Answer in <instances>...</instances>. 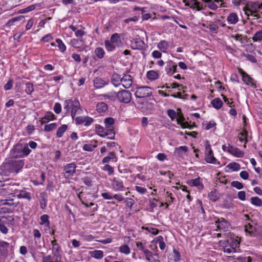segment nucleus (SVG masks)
I'll use <instances>...</instances> for the list:
<instances>
[{
  "label": "nucleus",
  "mask_w": 262,
  "mask_h": 262,
  "mask_svg": "<svg viewBox=\"0 0 262 262\" xmlns=\"http://www.w3.org/2000/svg\"><path fill=\"white\" fill-rule=\"evenodd\" d=\"M259 9V3L252 2H249L243 9L247 16H252L257 18H259L258 14H256Z\"/></svg>",
  "instance_id": "7ed1b4c3"
},
{
  "label": "nucleus",
  "mask_w": 262,
  "mask_h": 262,
  "mask_svg": "<svg viewBox=\"0 0 262 262\" xmlns=\"http://www.w3.org/2000/svg\"><path fill=\"white\" fill-rule=\"evenodd\" d=\"M96 131L97 134L100 137V135H104L106 130L105 129L100 125H97L95 127Z\"/></svg>",
  "instance_id": "69168bd1"
},
{
  "label": "nucleus",
  "mask_w": 262,
  "mask_h": 262,
  "mask_svg": "<svg viewBox=\"0 0 262 262\" xmlns=\"http://www.w3.org/2000/svg\"><path fill=\"white\" fill-rule=\"evenodd\" d=\"M118 160L117 157L115 152L111 151L108 154V155L104 157L102 160V162L103 163H107L110 161L116 162Z\"/></svg>",
  "instance_id": "cd10ccee"
},
{
  "label": "nucleus",
  "mask_w": 262,
  "mask_h": 262,
  "mask_svg": "<svg viewBox=\"0 0 262 262\" xmlns=\"http://www.w3.org/2000/svg\"><path fill=\"white\" fill-rule=\"evenodd\" d=\"M224 252L228 254L236 252V249L239 245V241L237 237L235 238L230 237L226 241L223 242Z\"/></svg>",
  "instance_id": "f03ea898"
},
{
  "label": "nucleus",
  "mask_w": 262,
  "mask_h": 262,
  "mask_svg": "<svg viewBox=\"0 0 262 262\" xmlns=\"http://www.w3.org/2000/svg\"><path fill=\"white\" fill-rule=\"evenodd\" d=\"M9 243L0 240V255L2 256L6 257L8 254V248L9 247Z\"/></svg>",
  "instance_id": "a211bd4d"
},
{
  "label": "nucleus",
  "mask_w": 262,
  "mask_h": 262,
  "mask_svg": "<svg viewBox=\"0 0 262 262\" xmlns=\"http://www.w3.org/2000/svg\"><path fill=\"white\" fill-rule=\"evenodd\" d=\"M239 20L238 16L236 13H230L227 16V21L230 25H235Z\"/></svg>",
  "instance_id": "bb28decb"
},
{
  "label": "nucleus",
  "mask_w": 262,
  "mask_h": 262,
  "mask_svg": "<svg viewBox=\"0 0 262 262\" xmlns=\"http://www.w3.org/2000/svg\"><path fill=\"white\" fill-rule=\"evenodd\" d=\"M14 220L13 217L12 216H2L0 218V231L4 234H6L8 232V229L7 227L4 225L2 221L4 222L5 221H9L10 222Z\"/></svg>",
  "instance_id": "6ab92c4d"
},
{
  "label": "nucleus",
  "mask_w": 262,
  "mask_h": 262,
  "mask_svg": "<svg viewBox=\"0 0 262 262\" xmlns=\"http://www.w3.org/2000/svg\"><path fill=\"white\" fill-rule=\"evenodd\" d=\"M107 110V105L104 102L98 103L96 105V111L99 113H103Z\"/></svg>",
  "instance_id": "ea45409f"
},
{
  "label": "nucleus",
  "mask_w": 262,
  "mask_h": 262,
  "mask_svg": "<svg viewBox=\"0 0 262 262\" xmlns=\"http://www.w3.org/2000/svg\"><path fill=\"white\" fill-rule=\"evenodd\" d=\"M167 113L168 116L172 120H174L177 117V112L173 110H168Z\"/></svg>",
  "instance_id": "e2e57ef3"
},
{
  "label": "nucleus",
  "mask_w": 262,
  "mask_h": 262,
  "mask_svg": "<svg viewBox=\"0 0 262 262\" xmlns=\"http://www.w3.org/2000/svg\"><path fill=\"white\" fill-rule=\"evenodd\" d=\"M188 148L186 146H181L175 148L174 154L177 157L183 158L188 151Z\"/></svg>",
  "instance_id": "b1692460"
},
{
  "label": "nucleus",
  "mask_w": 262,
  "mask_h": 262,
  "mask_svg": "<svg viewBox=\"0 0 262 262\" xmlns=\"http://www.w3.org/2000/svg\"><path fill=\"white\" fill-rule=\"evenodd\" d=\"M251 203L253 205L257 207H260L262 205V201L257 196L252 197L251 199Z\"/></svg>",
  "instance_id": "3c124183"
},
{
  "label": "nucleus",
  "mask_w": 262,
  "mask_h": 262,
  "mask_svg": "<svg viewBox=\"0 0 262 262\" xmlns=\"http://www.w3.org/2000/svg\"><path fill=\"white\" fill-rule=\"evenodd\" d=\"M238 73L242 76L243 81L247 85H255L254 80L248 74L245 72L242 69H238Z\"/></svg>",
  "instance_id": "4468645a"
},
{
  "label": "nucleus",
  "mask_w": 262,
  "mask_h": 262,
  "mask_svg": "<svg viewBox=\"0 0 262 262\" xmlns=\"http://www.w3.org/2000/svg\"><path fill=\"white\" fill-rule=\"evenodd\" d=\"M186 6H190L193 8H196L198 10H201L200 3L197 0H183Z\"/></svg>",
  "instance_id": "c756f323"
},
{
  "label": "nucleus",
  "mask_w": 262,
  "mask_h": 262,
  "mask_svg": "<svg viewBox=\"0 0 262 262\" xmlns=\"http://www.w3.org/2000/svg\"><path fill=\"white\" fill-rule=\"evenodd\" d=\"M227 152L238 158H242L244 155V153L243 151L230 145L228 146Z\"/></svg>",
  "instance_id": "dca6fc26"
},
{
  "label": "nucleus",
  "mask_w": 262,
  "mask_h": 262,
  "mask_svg": "<svg viewBox=\"0 0 262 262\" xmlns=\"http://www.w3.org/2000/svg\"><path fill=\"white\" fill-rule=\"evenodd\" d=\"M110 181L113 190L116 191H121L124 190L123 182L119 178L114 177L110 179Z\"/></svg>",
  "instance_id": "6e6552de"
},
{
  "label": "nucleus",
  "mask_w": 262,
  "mask_h": 262,
  "mask_svg": "<svg viewBox=\"0 0 262 262\" xmlns=\"http://www.w3.org/2000/svg\"><path fill=\"white\" fill-rule=\"evenodd\" d=\"M133 83L132 76L129 74H124L122 77L121 85L125 89L130 88Z\"/></svg>",
  "instance_id": "2eb2a0df"
},
{
  "label": "nucleus",
  "mask_w": 262,
  "mask_h": 262,
  "mask_svg": "<svg viewBox=\"0 0 262 262\" xmlns=\"http://www.w3.org/2000/svg\"><path fill=\"white\" fill-rule=\"evenodd\" d=\"M122 77L117 73H114L111 78V82L115 87H118L121 85Z\"/></svg>",
  "instance_id": "a878e982"
},
{
  "label": "nucleus",
  "mask_w": 262,
  "mask_h": 262,
  "mask_svg": "<svg viewBox=\"0 0 262 262\" xmlns=\"http://www.w3.org/2000/svg\"><path fill=\"white\" fill-rule=\"evenodd\" d=\"M71 108V116L73 119L77 114H79L82 112V110L80 106V103L78 100H74Z\"/></svg>",
  "instance_id": "f3484780"
},
{
  "label": "nucleus",
  "mask_w": 262,
  "mask_h": 262,
  "mask_svg": "<svg viewBox=\"0 0 262 262\" xmlns=\"http://www.w3.org/2000/svg\"><path fill=\"white\" fill-rule=\"evenodd\" d=\"M144 42L140 39H135L132 41L131 47L134 50H140L142 48Z\"/></svg>",
  "instance_id": "473e14b6"
},
{
  "label": "nucleus",
  "mask_w": 262,
  "mask_h": 262,
  "mask_svg": "<svg viewBox=\"0 0 262 262\" xmlns=\"http://www.w3.org/2000/svg\"><path fill=\"white\" fill-rule=\"evenodd\" d=\"M231 185L232 187H235L238 189H241L244 187L243 184L242 183L236 181L232 182Z\"/></svg>",
  "instance_id": "774afa93"
},
{
  "label": "nucleus",
  "mask_w": 262,
  "mask_h": 262,
  "mask_svg": "<svg viewBox=\"0 0 262 262\" xmlns=\"http://www.w3.org/2000/svg\"><path fill=\"white\" fill-rule=\"evenodd\" d=\"M157 47L161 51L165 53L168 48V43L166 40H162L158 43Z\"/></svg>",
  "instance_id": "4c0bfd02"
},
{
  "label": "nucleus",
  "mask_w": 262,
  "mask_h": 262,
  "mask_svg": "<svg viewBox=\"0 0 262 262\" xmlns=\"http://www.w3.org/2000/svg\"><path fill=\"white\" fill-rule=\"evenodd\" d=\"M110 41L117 47H120L122 46L120 35L117 33H114L112 35Z\"/></svg>",
  "instance_id": "c85d7f7f"
},
{
  "label": "nucleus",
  "mask_w": 262,
  "mask_h": 262,
  "mask_svg": "<svg viewBox=\"0 0 262 262\" xmlns=\"http://www.w3.org/2000/svg\"><path fill=\"white\" fill-rule=\"evenodd\" d=\"M104 123L106 128H110L115 123L114 118L108 117L104 119Z\"/></svg>",
  "instance_id": "603ef678"
},
{
  "label": "nucleus",
  "mask_w": 262,
  "mask_h": 262,
  "mask_svg": "<svg viewBox=\"0 0 262 262\" xmlns=\"http://www.w3.org/2000/svg\"><path fill=\"white\" fill-rule=\"evenodd\" d=\"M205 160L206 162L213 164H220L217 159L214 157L213 151L211 149V146L208 141H206L205 144Z\"/></svg>",
  "instance_id": "20e7f679"
},
{
  "label": "nucleus",
  "mask_w": 262,
  "mask_h": 262,
  "mask_svg": "<svg viewBox=\"0 0 262 262\" xmlns=\"http://www.w3.org/2000/svg\"><path fill=\"white\" fill-rule=\"evenodd\" d=\"M68 126L66 124H63L59 127L57 130L56 135L57 138H61L62 137L64 133L67 130Z\"/></svg>",
  "instance_id": "58836bf2"
},
{
  "label": "nucleus",
  "mask_w": 262,
  "mask_h": 262,
  "mask_svg": "<svg viewBox=\"0 0 262 262\" xmlns=\"http://www.w3.org/2000/svg\"><path fill=\"white\" fill-rule=\"evenodd\" d=\"M25 93L30 95L32 94V93L34 91V86L32 83L30 82H28L25 84Z\"/></svg>",
  "instance_id": "c03bdc74"
},
{
  "label": "nucleus",
  "mask_w": 262,
  "mask_h": 262,
  "mask_svg": "<svg viewBox=\"0 0 262 262\" xmlns=\"http://www.w3.org/2000/svg\"><path fill=\"white\" fill-rule=\"evenodd\" d=\"M76 165L75 163L66 164L63 168L64 174L66 178H69L74 176L76 172Z\"/></svg>",
  "instance_id": "1a4fd4ad"
},
{
  "label": "nucleus",
  "mask_w": 262,
  "mask_h": 262,
  "mask_svg": "<svg viewBox=\"0 0 262 262\" xmlns=\"http://www.w3.org/2000/svg\"><path fill=\"white\" fill-rule=\"evenodd\" d=\"M187 184L191 187H195L199 190H202L204 189V185L202 179L198 177L194 179H191L187 182Z\"/></svg>",
  "instance_id": "9b49d317"
},
{
  "label": "nucleus",
  "mask_w": 262,
  "mask_h": 262,
  "mask_svg": "<svg viewBox=\"0 0 262 262\" xmlns=\"http://www.w3.org/2000/svg\"><path fill=\"white\" fill-rule=\"evenodd\" d=\"M208 198L210 201L215 202L220 198V196L217 190L214 189L208 193Z\"/></svg>",
  "instance_id": "79ce46f5"
},
{
  "label": "nucleus",
  "mask_w": 262,
  "mask_h": 262,
  "mask_svg": "<svg viewBox=\"0 0 262 262\" xmlns=\"http://www.w3.org/2000/svg\"><path fill=\"white\" fill-rule=\"evenodd\" d=\"M115 133L113 128H107L106 129L104 135H100L101 137H107L109 139H114Z\"/></svg>",
  "instance_id": "72a5a7b5"
},
{
  "label": "nucleus",
  "mask_w": 262,
  "mask_h": 262,
  "mask_svg": "<svg viewBox=\"0 0 262 262\" xmlns=\"http://www.w3.org/2000/svg\"><path fill=\"white\" fill-rule=\"evenodd\" d=\"M206 24H207L206 28L209 29L211 33L214 34L217 33L220 26L222 27L225 26V24L223 23L219 19H215L213 21H207Z\"/></svg>",
  "instance_id": "39448f33"
},
{
  "label": "nucleus",
  "mask_w": 262,
  "mask_h": 262,
  "mask_svg": "<svg viewBox=\"0 0 262 262\" xmlns=\"http://www.w3.org/2000/svg\"><path fill=\"white\" fill-rule=\"evenodd\" d=\"M21 151L23 157H24L29 155L31 152V150L29 148L28 145H25L24 147H23V145H21Z\"/></svg>",
  "instance_id": "0e129e2a"
},
{
  "label": "nucleus",
  "mask_w": 262,
  "mask_h": 262,
  "mask_svg": "<svg viewBox=\"0 0 262 262\" xmlns=\"http://www.w3.org/2000/svg\"><path fill=\"white\" fill-rule=\"evenodd\" d=\"M24 164V160H14L10 159L3 163L2 168L6 173L9 172L17 174L23 167Z\"/></svg>",
  "instance_id": "f257e3e1"
},
{
  "label": "nucleus",
  "mask_w": 262,
  "mask_h": 262,
  "mask_svg": "<svg viewBox=\"0 0 262 262\" xmlns=\"http://www.w3.org/2000/svg\"><path fill=\"white\" fill-rule=\"evenodd\" d=\"M108 82V80L106 78L96 77L93 80V86L95 89H101L107 85Z\"/></svg>",
  "instance_id": "ddd939ff"
},
{
  "label": "nucleus",
  "mask_w": 262,
  "mask_h": 262,
  "mask_svg": "<svg viewBox=\"0 0 262 262\" xmlns=\"http://www.w3.org/2000/svg\"><path fill=\"white\" fill-rule=\"evenodd\" d=\"M2 204L4 205H7L10 208L6 210L8 212H11L16 208L18 205V203L14 202V200H5L2 201Z\"/></svg>",
  "instance_id": "5701e85b"
},
{
  "label": "nucleus",
  "mask_w": 262,
  "mask_h": 262,
  "mask_svg": "<svg viewBox=\"0 0 262 262\" xmlns=\"http://www.w3.org/2000/svg\"><path fill=\"white\" fill-rule=\"evenodd\" d=\"M181 259V255L179 252L175 248L173 249V254L168 257V262H178Z\"/></svg>",
  "instance_id": "393cba45"
},
{
  "label": "nucleus",
  "mask_w": 262,
  "mask_h": 262,
  "mask_svg": "<svg viewBox=\"0 0 262 262\" xmlns=\"http://www.w3.org/2000/svg\"><path fill=\"white\" fill-rule=\"evenodd\" d=\"M226 167L233 171H238L241 168L240 165L236 162L230 163Z\"/></svg>",
  "instance_id": "09e8293b"
},
{
  "label": "nucleus",
  "mask_w": 262,
  "mask_h": 262,
  "mask_svg": "<svg viewBox=\"0 0 262 262\" xmlns=\"http://www.w3.org/2000/svg\"><path fill=\"white\" fill-rule=\"evenodd\" d=\"M102 169L105 171L107 172V174L109 176L113 174L114 172V168L112 166L107 164H106L102 167Z\"/></svg>",
  "instance_id": "864d4df0"
},
{
  "label": "nucleus",
  "mask_w": 262,
  "mask_h": 262,
  "mask_svg": "<svg viewBox=\"0 0 262 262\" xmlns=\"http://www.w3.org/2000/svg\"><path fill=\"white\" fill-rule=\"evenodd\" d=\"M40 222L41 225H45V227L50 228V221L49 216L47 214H43L40 216Z\"/></svg>",
  "instance_id": "e433bc0d"
},
{
  "label": "nucleus",
  "mask_w": 262,
  "mask_h": 262,
  "mask_svg": "<svg viewBox=\"0 0 262 262\" xmlns=\"http://www.w3.org/2000/svg\"><path fill=\"white\" fill-rule=\"evenodd\" d=\"M217 231H226L228 230L229 224L224 219L221 218L215 221Z\"/></svg>",
  "instance_id": "f8f14e48"
},
{
  "label": "nucleus",
  "mask_w": 262,
  "mask_h": 262,
  "mask_svg": "<svg viewBox=\"0 0 262 262\" xmlns=\"http://www.w3.org/2000/svg\"><path fill=\"white\" fill-rule=\"evenodd\" d=\"M245 230L246 232L249 233V234L252 233L255 230V227L250 223L245 225Z\"/></svg>",
  "instance_id": "680f3d73"
},
{
  "label": "nucleus",
  "mask_w": 262,
  "mask_h": 262,
  "mask_svg": "<svg viewBox=\"0 0 262 262\" xmlns=\"http://www.w3.org/2000/svg\"><path fill=\"white\" fill-rule=\"evenodd\" d=\"M95 59H101L103 58L105 54V51L101 47H97L94 50Z\"/></svg>",
  "instance_id": "7c9ffc66"
},
{
  "label": "nucleus",
  "mask_w": 262,
  "mask_h": 262,
  "mask_svg": "<svg viewBox=\"0 0 262 262\" xmlns=\"http://www.w3.org/2000/svg\"><path fill=\"white\" fill-rule=\"evenodd\" d=\"M44 116L45 119H48V121L54 120L56 119V116L53 113L51 112H47Z\"/></svg>",
  "instance_id": "338daca9"
},
{
  "label": "nucleus",
  "mask_w": 262,
  "mask_h": 262,
  "mask_svg": "<svg viewBox=\"0 0 262 262\" xmlns=\"http://www.w3.org/2000/svg\"><path fill=\"white\" fill-rule=\"evenodd\" d=\"M211 103L213 107L217 110L221 108L223 104L222 101L219 98L213 99L211 101Z\"/></svg>",
  "instance_id": "a19ab883"
},
{
  "label": "nucleus",
  "mask_w": 262,
  "mask_h": 262,
  "mask_svg": "<svg viewBox=\"0 0 262 262\" xmlns=\"http://www.w3.org/2000/svg\"><path fill=\"white\" fill-rule=\"evenodd\" d=\"M117 93L112 91L107 94H104L102 95L104 99L105 100L108 99L110 100L114 101L117 98Z\"/></svg>",
  "instance_id": "f704fd0d"
},
{
  "label": "nucleus",
  "mask_w": 262,
  "mask_h": 262,
  "mask_svg": "<svg viewBox=\"0 0 262 262\" xmlns=\"http://www.w3.org/2000/svg\"><path fill=\"white\" fill-rule=\"evenodd\" d=\"M202 1L208 3V7L211 10H215L219 8V6L215 3L214 0H202Z\"/></svg>",
  "instance_id": "8fccbe9b"
},
{
  "label": "nucleus",
  "mask_w": 262,
  "mask_h": 262,
  "mask_svg": "<svg viewBox=\"0 0 262 262\" xmlns=\"http://www.w3.org/2000/svg\"><path fill=\"white\" fill-rule=\"evenodd\" d=\"M60 250V246L59 245H55L52 247V254H53V256L55 257H56L57 258H60V255L59 254V251Z\"/></svg>",
  "instance_id": "de8ad7c7"
},
{
  "label": "nucleus",
  "mask_w": 262,
  "mask_h": 262,
  "mask_svg": "<svg viewBox=\"0 0 262 262\" xmlns=\"http://www.w3.org/2000/svg\"><path fill=\"white\" fill-rule=\"evenodd\" d=\"M42 4L41 3H37L31 5L24 9L19 10V13H26L32 11L35 9L39 10L42 7Z\"/></svg>",
  "instance_id": "aec40b11"
},
{
  "label": "nucleus",
  "mask_w": 262,
  "mask_h": 262,
  "mask_svg": "<svg viewBox=\"0 0 262 262\" xmlns=\"http://www.w3.org/2000/svg\"><path fill=\"white\" fill-rule=\"evenodd\" d=\"M10 156L11 158H23L21 144H17L13 146L10 152Z\"/></svg>",
  "instance_id": "9d476101"
},
{
  "label": "nucleus",
  "mask_w": 262,
  "mask_h": 262,
  "mask_svg": "<svg viewBox=\"0 0 262 262\" xmlns=\"http://www.w3.org/2000/svg\"><path fill=\"white\" fill-rule=\"evenodd\" d=\"M24 17L21 15H19L16 17H14L9 19L6 24L7 27L10 28L12 25H13L14 23L18 21H20L23 19Z\"/></svg>",
  "instance_id": "c9c22d12"
},
{
  "label": "nucleus",
  "mask_w": 262,
  "mask_h": 262,
  "mask_svg": "<svg viewBox=\"0 0 262 262\" xmlns=\"http://www.w3.org/2000/svg\"><path fill=\"white\" fill-rule=\"evenodd\" d=\"M117 99L122 103H128L132 99V93L127 90H121L117 92Z\"/></svg>",
  "instance_id": "0eeeda50"
},
{
  "label": "nucleus",
  "mask_w": 262,
  "mask_h": 262,
  "mask_svg": "<svg viewBox=\"0 0 262 262\" xmlns=\"http://www.w3.org/2000/svg\"><path fill=\"white\" fill-rule=\"evenodd\" d=\"M104 45L106 50L108 52L113 51L115 50L116 46L112 43L110 40H105L104 41Z\"/></svg>",
  "instance_id": "49530a36"
},
{
  "label": "nucleus",
  "mask_w": 262,
  "mask_h": 262,
  "mask_svg": "<svg viewBox=\"0 0 262 262\" xmlns=\"http://www.w3.org/2000/svg\"><path fill=\"white\" fill-rule=\"evenodd\" d=\"M152 94V92L150 87L144 86L138 88L135 95L137 98H142L150 96Z\"/></svg>",
  "instance_id": "423d86ee"
},
{
  "label": "nucleus",
  "mask_w": 262,
  "mask_h": 262,
  "mask_svg": "<svg viewBox=\"0 0 262 262\" xmlns=\"http://www.w3.org/2000/svg\"><path fill=\"white\" fill-rule=\"evenodd\" d=\"M119 251L121 253H124L125 254H128L130 253V249L129 247L127 245H124L120 247Z\"/></svg>",
  "instance_id": "bf43d9fd"
},
{
  "label": "nucleus",
  "mask_w": 262,
  "mask_h": 262,
  "mask_svg": "<svg viewBox=\"0 0 262 262\" xmlns=\"http://www.w3.org/2000/svg\"><path fill=\"white\" fill-rule=\"evenodd\" d=\"M48 203V194L46 192L39 194V204L40 208L44 210L46 208Z\"/></svg>",
  "instance_id": "412c9836"
},
{
  "label": "nucleus",
  "mask_w": 262,
  "mask_h": 262,
  "mask_svg": "<svg viewBox=\"0 0 262 262\" xmlns=\"http://www.w3.org/2000/svg\"><path fill=\"white\" fill-rule=\"evenodd\" d=\"M17 197L19 199H27L29 201H30L32 199L31 193L25 190H21L19 191L18 193L17 194Z\"/></svg>",
  "instance_id": "2f4dec72"
},
{
  "label": "nucleus",
  "mask_w": 262,
  "mask_h": 262,
  "mask_svg": "<svg viewBox=\"0 0 262 262\" xmlns=\"http://www.w3.org/2000/svg\"><path fill=\"white\" fill-rule=\"evenodd\" d=\"M177 123L178 124H180L182 128H187L189 127L188 124L187 122H183L184 120H185L182 113L181 111L180 108H178L177 110Z\"/></svg>",
  "instance_id": "4be33fe9"
},
{
  "label": "nucleus",
  "mask_w": 262,
  "mask_h": 262,
  "mask_svg": "<svg viewBox=\"0 0 262 262\" xmlns=\"http://www.w3.org/2000/svg\"><path fill=\"white\" fill-rule=\"evenodd\" d=\"M56 42L58 44V47L59 50L62 53L64 52L66 50L67 48H66V45L62 42V41L59 38H57V39H56Z\"/></svg>",
  "instance_id": "5fc2aeb1"
},
{
  "label": "nucleus",
  "mask_w": 262,
  "mask_h": 262,
  "mask_svg": "<svg viewBox=\"0 0 262 262\" xmlns=\"http://www.w3.org/2000/svg\"><path fill=\"white\" fill-rule=\"evenodd\" d=\"M73 103V101L71 99L66 100L64 101V106L63 108L66 111L67 113H69L70 108H72V104Z\"/></svg>",
  "instance_id": "4d7b16f0"
},
{
  "label": "nucleus",
  "mask_w": 262,
  "mask_h": 262,
  "mask_svg": "<svg viewBox=\"0 0 262 262\" xmlns=\"http://www.w3.org/2000/svg\"><path fill=\"white\" fill-rule=\"evenodd\" d=\"M91 256L97 259H101L103 257V252L101 250H94L91 252Z\"/></svg>",
  "instance_id": "a18cd8bd"
},
{
  "label": "nucleus",
  "mask_w": 262,
  "mask_h": 262,
  "mask_svg": "<svg viewBox=\"0 0 262 262\" xmlns=\"http://www.w3.org/2000/svg\"><path fill=\"white\" fill-rule=\"evenodd\" d=\"M146 76L149 80H155L158 78L159 74L157 72L150 70L147 72Z\"/></svg>",
  "instance_id": "37998d69"
},
{
  "label": "nucleus",
  "mask_w": 262,
  "mask_h": 262,
  "mask_svg": "<svg viewBox=\"0 0 262 262\" xmlns=\"http://www.w3.org/2000/svg\"><path fill=\"white\" fill-rule=\"evenodd\" d=\"M57 124L56 123H52L45 125L44 127V130L47 132H51L54 130L57 127Z\"/></svg>",
  "instance_id": "6e6d98bb"
},
{
  "label": "nucleus",
  "mask_w": 262,
  "mask_h": 262,
  "mask_svg": "<svg viewBox=\"0 0 262 262\" xmlns=\"http://www.w3.org/2000/svg\"><path fill=\"white\" fill-rule=\"evenodd\" d=\"M254 42L259 41L262 40V30L256 32L252 37Z\"/></svg>",
  "instance_id": "13d9d810"
},
{
  "label": "nucleus",
  "mask_w": 262,
  "mask_h": 262,
  "mask_svg": "<svg viewBox=\"0 0 262 262\" xmlns=\"http://www.w3.org/2000/svg\"><path fill=\"white\" fill-rule=\"evenodd\" d=\"M173 68H176V64H172V63H169L167 64L165 67V71L167 74L170 75H172V69Z\"/></svg>",
  "instance_id": "052dcab7"
}]
</instances>
